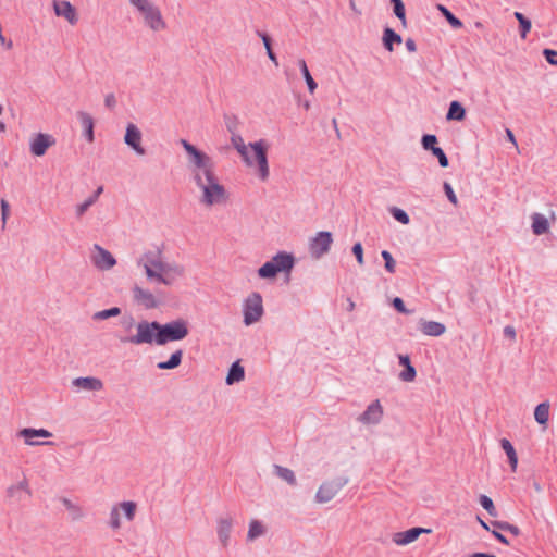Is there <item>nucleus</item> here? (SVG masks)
I'll list each match as a JSON object with an SVG mask.
<instances>
[{
  "instance_id": "nucleus-32",
  "label": "nucleus",
  "mask_w": 557,
  "mask_h": 557,
  "mask_svg": "<svg viewBox=\"0 0 557 557\" xmlns=\"http://www.w3.org/2000/svg\"><path fill=\"white\" fill-rule=\"evenodd\" d=\"M549 409L550 405L548 401H543L535 407L534 419L539 424L544 426L547 425V422L549 420Z\"/></svg>"
},
{
  "instance_id": "nucleus-33",
  "label": "nucleus",
  "mask_w": 557,
  "mask_h": 557,
  "mask_svg": "<svg viewBox=\"0 0 557 557\" xmlns=\"http://www.w3.org/2000/svg\"><path fill=\"white\" fill-rule=\"evenodd\" d=\"M500 446L508 457V461L510 463L511 470L515 472L518 467V456H517L515 447L512 446L510 441L507 438H503L500 441Z\"/></svg>"
},
{
  "instance_id": "nucleus-3",
  "label": "nucleus",
  "mask_w": 557,
  "mask_h": 557,
  "mask_svg": "<svg viewBox=\"0 0 557 557\" xmlns=\"http://www.w3.org/2000/svg\"><path fill=\"white\" fill-rule=\"evenodd\" d=\"M227 129L231 133V145L240 157L243 163L260 182H267L270 177L268 160L269 143L265 139H259L246 144L244 138L233 131L230 125H227Z\"/></svg>"
},
{
  "instance_id": "nucleus-6",
  "label": "nucleus",
  "mask_w": 557,
  "mask_h": 557,
  "mask_svg": "<svg viewBox=\"0 0 557 557\" xmlns=\"http://www.w3.org/2000/svg\"><path fill=\"white\" fill-rule=\"evenodd\" d=\"M138 511V504L134 500H122L113 503L109 509L107 525L112 532H119L124 523L135 520Z\"/></svg>"
},
{
  "instance_id": "nucleus-37",
  "label": "nucleus",
  "mask_w": 557,
  "mask_h": 557,
  "mask_svg": "<svg viewBox=\"0 0 557 557\" xmlns=\"http://www.w3.org/2000/svg\"><path fill=\"white\" fill-rule=\"evenodd\" d=\"M97 201V195H90L82 203H78L74 208L76 219H82L87 210Z\"/></svg>"
},
{
  "instance_id": "nucleus-16",
  "label": "nucleus",
  "mask_w": 557,
  "mask_h": 557,
  "mask_svg": "<svg viewBox=\"0 0 557 557\" xmlns=\"http://www.w3.org/2000/svg\"><path fill=\"white\" fill-rule=\"evenodd\" d=\"M124 144L137 156H144L146 153L143 146V133L134 123H127L125 127Z\"/></svg>"
},
{
  "instance_id": "nucleus-43",
  "label": "nucleus",
  "mask_w": 557,
  "mask_h": 557,
  "mask_svg": "<svg viewBox=\"0 0 557 557\" xmlns=\"http://www.w3.org/2000/svg\"><path fill=\"white\" fill-rule=\"evenodd\" d=\"M381 256H382V258L385 261V270L388 273L393 274L395 272V269H396V261L394 260L393 256L387 250H383L381 252Z\"/></svg>"
},
{
  "instance_id": "nucleus-14",
  "label": "nucleus",
  "mask_w": 557,
  "mask_h": 557,
  "mask_svg": "<svg viewBox=\"0 0 557 557\" xmlns=\"http://www.w3.org/2000/svg\"><path fill=\"white\" fill-rule=\"evenodd\" d=\"M120 325L122 330L127 334L120 337V342L122 344H131L136 346L146 344V342L136 341L139 335V326H141V321L136 322L132 314H125L120 320Z\"/></svg>"
},
{
  "instance_id": "nucleus-42",
  "label": "nucleus",
  "mask_w": 557,
  "mask_h": 557,
  "mask_svg": "<svg viewBox=\"0 0 557 557\" xmlns=\"http://www.w3.org/2000/svg\"><path fill=\"white\" fill-rule=\"evenodd\" d=\"M391 214L396 221L404 225H407L410 222L408 214L403 209L394 207L391 209Z\"/></svg>"
},
{
  "instance_id": "nucleus-13",
  "label": "nucleus",
  "mask_w": 557,
  "mask_h": 557,
  "mask_svg": "<svg viewBox=\"0 0 557 557\" xmlns=\"http://www.w3.org/2000/svg\"><path fill=\"white\" fill-rule=\"evenodd\" d=\"M90 262L99 271H110L117 263L115 257L98 244L90 249Z\"/></svg>"
},
{
  "instance_id": "nucleus-10",
  "label": "nucleus",
  "mask_w": 557,
  "mask_h": 557,
  "mask_svg": "<svg viewBox=\"0 0 557 557\" xmlns=\"http://www.w3.org/2000/svg\"><path fill=\"white\" fill-rule=\"evenodd\" d=\"M243 323L246 326L261 321L264 314L263 298L260 293H250L242 304Z\"/></svg>"
},
{
  "instance_id": "nucleus-17",
  "label": "nucleus",
  "mask_w": 557,
  "mask_h": 557,
  "mask_svg": "<svg viewBox=\"0 0 557 557\" xmlns=\"http://www.w3.org/2000/svg\"><path fill=\"white\" fill-rule=\"evenodd\" d=\"M55 139L47 133H37L29 140V151L35 157H42L47 150L54 146Z\"/></svg>"
},
{
  "instance_id": "nucleus-44",
  "label": "nucleus",
  "mask_w": 557,
  "mask_h": 557,
  "mask_svg": "<svg viewBox=\"0 0 557 557\" xmlns=\"http://www.w3.org/2000/svg\"><path fill=\"white\" fill-rule=\"evenodd\" d=\"M260 36L263 41V45L267 50V54H268L269 59L273 62L274 65H277L278 64L277 58H276L275 53L272 51L270 37L265 34H260Z\"/></svg>"
},
{
  "instance_id": "nucleus-56",
  "label": "nucleus",
  "mask_w": 557,
  "mask_h": 557,
  "mask_svg": "<svg viewBox=\"0 0 557 557\" xmlns=\"http://www.w3.org/2000/svg\"><path fill=\"white\" fill-rule=\"evenodd\" d=\"M506 137L516 148H518L516 137L509 128L506 129Z\"/></svg>"
},
{
  "instance_id": "nucleus-36",
  "label": "nucleus",
  "mask_w": 557,
  "mask_h": 557,
  "mask_svg": "<svg viewBox=\"0 0 557 557\" xmlns=\"http://www.w3.org/2000/svg\"><path fill=\"white\" fill-rule=\"evenodd\" d=\"M297 64H298L300 71L302 73V76L306 81L309 92L311 95L314 94L318 85H317L315 81L313 79V77L311 76L306 61L304 59H298Z\"/></svg>"
},
{
  "instance_id": "nucleus-30",
  "label": "nucleus",
  "mask_w": 557,
  "mask_h": 557,
  "mask_svg": "<svg viewBox=\"0 0 557 557\" xmlns=\"http://www.w3.org/2000/svg\"><path fill=\"white\" fill-rule=\"evenodd\" d=\"M532 220V232L535 235H543L549 231V222L547 218L541 213H533Z\"/></svg>"
},
{
  "instance_id": "nucleus-22",
  "label": "nucleus",
  "mask_w": 557,
  "mask_h": 557,
  "mask_svg": "<svg viewBox=\"0 0 557 557\" xmlns=\"http://www.w3.org/2000/svg\"><path fill=\"white\" fill-rule=\"evenodd\" d=\"M72 386L78 391L100 392L103 388V382L95 376H82L74 379Z\"/></svg>"
},
{
  "instance_id": "nucleus-48",
  "label": "nucleus",
  "mask_w": 557,
  "mask_h": 557,
  "mask_svg": "<svg viewBox=\"0 0 557 557\" xmlns=\"http://www.w3.org/2000/svg\"><path fill=\"white\" fill-rule=\"evenodd\" d=\"M443 188H444V191L448 198V200L454 205V206H457L458 205V199H457V196L451 187V185L447 182L444 183L443 185Z\"/></svg>"
},
{
  "instance_id": "nucleus-19",
  "label": "nucleus",
  "mask_w": 557,
  "mask_h": 557,
  "mask_svg": "<svg viewBox=\"0 0 557 557\" xmlns=\"http://www.w3.org/2000/svg\"><path fill=\"white\" fill-rule=\"evenodd\" d=\"M431 532V529L411 528L406 531L394 533L392 540L397 546H406L417 541L421 534H430Z\"/></svg>"
},
{
  "instance_id": "nucleus-59",
  "label": "nucleus",
  "mask_w": 557,
  "mask_h": 557,
  "mask_svg": "<svg viewBox=\"0 0 557 557\" xmlns=\"http://www.w3.org/2000/svg\"><path fill=\"white\" fill-rule=\"evenodd\" d=\"M349 7L356 14H361V11L358 9L355 0H349Z\"/></svg>"
},
{
  "instance_id": "nucleus-60",
  "label": "nucleus",
  "mask_w": 557,
  "mask_h": 557,
  "mask_svg": "<svg viewBox=\"0 0 557 557\" xmlns=\"http://www.w3.org/2000/svg\"><path fill=\"white\" fill-rule=\"evenodd\" d=\"M355 307H356L355 302H354L351 299H349V300H348V307H347V310H348V311H352V310H355Z\"/></svg>"
},
{
  "instance_id": "nucleus-23",
  "label": "nucleus",
  "mask_w": 557,
  "mask_h": 557,
  "mask_svg": "<svg viewBox=\"0 0 557 557\" xmlns=\"http://www.w3.org/2000/svg\"><path fill=\"white\" fill-rule=\"evenodd\" d=\"M30 494L28 481L25 478L17 483L11 484L5 490L7 497L14 502H21L24 498V495L29 496Z\"/></svg>"
},
{
  "instance_id": "nucleus-7",
  "label": "nucleus",
  "mask_w": 557,
  "mask_h": 557,
  "mask_svg": "<svg viewBox=\"0 0 557 557\" xmlns=\"http://www.w3.org/2000/svg\"><path fill=\"white\" fill-rule=\"evenodd\" d=\"M295 265V258L286 251L277 252L269 261L264 262L257 271L262 280L273 281L280 273L289 274Z\"/></svg>"
},
{
  "instance_id": "nucleus-39",
  "label": "nucleus",
  "mask_w": 557,
  "mask_h": 557,
  "mask_svg": "<svg viewBox=\"0 0 557 557\" xmlns=\"http://www.w3.org/2000/svg\"><path fill=\"white\" fill-rule=\"evenodd\" d=\"M121 314V309L119 307H112L109 309L97 311L92 314L94 321H102L110 318H114Z\"/></svg>"
},
{
  "instance_id": "nucleus-1",
  "label": "nucleus",
  "mask_w": 557,
  "mask_h": 557,
  "mask_svg": "<svg viewBox=\"0 0 557 557\" xmlns=\"http://www.w3.org/2000/svg\"><path fill=\"white\" fill-rule=\"evenodd\" d=\"M180 144L187 156L198 203L206 210L226 208L231 203V191L219 177L213 159L186 139H181Z\"/></svg>"
},
{
  "instance_id": "nucleus-54",
  "label": "nucleus",
  "mask_w": 557,
  "mask_h": 557,
  "mask_svg": "<svg viewBox=\"0 0 557 557\" xmlns=\"http://www.w3.org/2000/svg\"><path fill=\"white\" fill-rule=\"evenodd\" d=\"M503 332H504L505 337L509 338L510 341L516 339L517 334H516V330L513 326L507 325L504 327Z\"/></svg>"
},
{
  "instance_id": "nucleus-26",
  "label": "nucleus",
  "mask_w": 557,
  "mask_h": 557,
  "mask_svg": "<svg viewBox=\"0 0 557 557\" xmlns=\"http://www.w3.org/2000/svg\"><path fill=\"white\" fill-rule=\"evenodd\" d=\"M420 331L426 336H441L446 332V327L443 323L436 321H428L421 319L419 321Z\"/></svg>"
},
{
  "instance_id": "nucleus-34",
  "label": "nucleus",
  "mask_w": 557,
  "mask_h": 557,
  "mask_svg": "<svg viewBox=\"0 0 557 557\" xmlns=\"http://www.w3.org/2000/svg\"><path fill=\"white\" fill-rule=\"evenodd\" d=\"M183 350H175L166 361H161L157 364L160 370H172L177 368L182 363Z\"/></svg>"
},
{
  "instance_id": "nucleus-11",
  "label": "nucleus",
  "mask_w": 557,
  "mask_h": 557,
  "mask_svg": "<svg viewBox=\"0 0 557 557\" xmlns=\"http://www.w3.org/2000/svg\"><path fill=\"white\" fill-rule=\"evenodd\" d=\"M16 437L20 438L27 447L54 445V443L50 440L53 437V433L42 428H22L16 432Z\"/></svg>"
},
{
  "instance_id": "nucleus-9",
  "label": "nucleus",
  "mask_w": 557,
  "mask_h": 557,
  "mask_svg": "<svg viewBox=\"0 0 557 557\" xmlns=\"http://www.w3.org/2000/svg\"><path fill=\"white\" fill-rule=\"evenodd\" d=\"M348 483L349 478L346 475L324 480L314 494V502L319 505L332 502Z\"/></svg>"
},
{
  "instance_id": "nucleus-51",
  "label": "nucleus",
  "mask_w": 557,
  "mask_h": 557,
  "mask_svg": "<svg viewBox=\"0 0 557 557\" xmlns=\"http://www.w3.org/2000/svg\"><path fill=\"white\" fill-rule=\"evenodd\" d=\"M543 54L546 61L552 65H557V51L553 49H544Z\"/></svg>"
},
{
  "instance_id": "nucleus-52",
  "label": "nucleus",
  "mask_w": 557,
  "mask_h": 557,
  "mask_svg": "<svg viewBox=\"0 0 557 557\" xmlns=\"http://www.w3.org/2000/svg\"><path fill=\"white\" fill-rule=\"evenodd\" d=\"M393 306L400 313H409V311L405 307L403 299L399 297L393 299Z\"/></svg>"
},
{
  "instance_id": "nucleus-8",
  "label": "nucleus",
  "mask_w": 557,
  "mask_h": 557,
  "mask_svg": "<svg viewBox=\"0 0 557 557\" xmlns=\"http://www.w3.org/2000/svg\"><path fill=\"white\" fill-rule=\"evenodd\" d=\"M132 298L134 302L145 310H154L166 301V294L163 289L151 290L139 284H135L132 289Z\"/></svg>"
},
{
  "instance_id": "nucleus-64",
  "label": "nucleus",
  "mask_w": 557,
  "mask_h": 557,
  "mask_svg": "<svg viewBox=\"0 0 557 557\" xmlns=\"http://www.w3.org/2000/svg\"><path fill=\"white\" fill-rule=\"evenodd\" d=\"M2 110H3V108H2V106H0V114L2 113Z\"/></svg>"
},
{
  "instance_id": "nucleus-50",
  "label": "nucleus",
  "mask_w": 557,
  "mask_h": 557,
  "mask_svg": "<svg viewBox=\"0 0 557 557\" xmlns=\"http://www.w3.org/2000/svg\"><path fill=\"white\" fill-rule=\"evenodd\" d=\"M493 524L500 530L509 531L513 535L519 534V529L516 525L509 524L507 522H498V521L494 522Z\"/></svg>"
},
{
  "instance_id": "nucleus-46",
  "label": "nucleus",
  "mask_w": 557,
  "mask_h": 557,
  "mask_svg": "<svg viewBox=\"0 0 557 557\" xmlns=\"http://www.w3.org/2000/svg\"><path fill=\"white\" fill-rule=\"evenodd\" d=\"M421 144L425 150L432 152L437 147V138L435 135H424L421 139Z\"/></svg>"
},
{
  "instance_id": "nucleus-53",
  "label": "nucleus",
  "mask_w": 557,
  "mask_h": 557,
  "mask_svg": "<svg viewBox=\"0 0 557 557\" xmlns=\"http://www.w3.org/2000/svg\"><path fill=\"white\" fill-rule=\"evenodd\" d=\"M0 203H1L2 221H3V223H5V221L9 216V213H10V206H9L8 201H5L4 199H2Z\"/></svg>"
},
{
  "instance_id": "nucleus-25",
  "label": "nucleus",
  "mask_w": 557,
  "mask_h": 557,
  "mask_svg": "<svg viewBox=\"0 0 557 557\" xmlns=\"http://www.w3.org/2000/svg\"><path fill=\"white\" fill-rule=\"evenodd\" d=\"M61 504L65 508L67 517L72 522H79L85 519L86 512L79 504L74 503L66 497L61 499Z\"/></svg>"
},
{
  "instance_id": "nucleus-63",
  "label": "nucleus",
  "mask_w": 557,
  "mask_h": 557,
  "mask_svg": "<svg viewBox=\"0 0 557 557\" xmlns=\"http://www.w3.org/2000/svg\"><path fill=\"white\" fill-rule=\"evenodd\" d=\"M480 523L485 530H490L488 525L484 521L480 520Z\"/></svg>"
},
{
  "instance_id": "nucleus-21",
  "label": "nucleus",
  "mask_w": 557,
  "mask_h": 557,
  "mask_svg": "<svg viewBox=\"0 0 557 557\" xmlns=\"http://www.w3.org/2000/svg\"><path fill=\"white\" fill-rule=\"evenodd\" d=\"M267 533H268V525L264 521H262L260 519H256V518L250 519L248 522V530H247L245 541L247 544H252L257 540L265 536Z\"/></svg>"
},
{
  "instance_id": "nucleus-12",
  "label": "nucleus",
  "mask_w": 557,
  "mask_h": 557,
  "mask_svg": "<svg viewBox=\"0 0 557 557\" xmlns=\"http://www.w3.org/2000/svg\"><path fill=\"white\" fill-rule=\"evenodd\" d=\"M333 235L327 231H320L315 233L308 242V250L311 258L319 260L325 256L332 247Z\"/></svg>"
},
{
  "instance_id": "nucleus-2",
  "label": "nucleus",
  "mask_w": 557,
  "mask_h": 557,
  "mask_svg": "<svg viewBox=\"0 0 557 557\" xmlns=\"http://www.w3.org/2000/svg\"><path fill=\"white\" fill-rule=\"evenodd\" d=\"M135 271L147 283L174 287L186 277V268L178 261H166L160 248L141 251L134 261Z\"/></svg>"
},
{
  "instance_id": "nucleus-55",
  "label": "nucleus",
  "mask_w": 557,
  "mask_h": 557,
  "mask_svg": "<svg viewBox=\"0 0 557 557\" xmlns=\"http://www.w3.org/2000/svg\"><path fill=\"white\" fill-rule=\"evenodd\" d=\"M405 45L409 52L413 53L417 51V45L412 38H407Z\"/></svg>"
},
{
  "instance_id": "nucleus-58",
  "label": "nucleus",
  "mask_w": 557,
  "mask_h": 557,
  "mask_svg": "<svg viewBox=\"0 0 557 557\" xmlns=\"http://www.w3.org/2000/svg\"><path fill=\"white\" fill-rule=\"evenodd\" d=\"M492 533L498 541H500L504 544H508V540L502 533L497 531H493Z\"/></svg>"
},
{
  "instance_id": "nucleus-47",
  "label": "nucleus",
  "mask_w": 557,
  "mask_h": 557,
  "mask_svg": "<svg viewBox=\"0 0 557 557\" xmlns=\"http://www.w3.org/2000/svg\"><path fill=\"white\" fill-rule=\"evenodd\" d=\"M432 153L438 159V163L442 168L448 166V158L446 157L445 152L442 148L436 147Z\"/></svg>"
},
{
  "instance_id": "nucleus-57",
  "label": "nucleus",
  "mask_w": 557,
  "mask_h": 557,
  "mask_svg": "<svg viewBox=\"0 0 557 557\" xmlns=\"http://www.w3.org/2000/svg\"><path fill=\"white\" fill-rule=\"evenodd\" d=\"M104 103L107 107L109 108H112L115 106V97L114 95H108L106 98H104Z\"/></svg>"
},
{
  "instance_id": "nucleus-4",
  "label": "nucleus",
  "mask_w": 557,
  "mask_h": 557,
  "mask_svg": "<svg viewBox=\"0 0 557 557\" xmlns=\"http://www.w3.org/2000/svg\"><path fill=\"white\" fill-rule=\"evenodd\" d=\"M139 327L136 341L146 342V345L164 346L169 342L182 341L189 334L188 322L184 319H176L164 324L141 320Z\"/></svg>"
},
{
  "instance_id": "nucleus-41",
  "label": "nucleus",
  "mask_w": 557,
  "mask_h": 557,
  "mask_svg": "<svg viewBox=\"0 0 557 557\" xmlns=\"http://www.w3.org/2000/svg\"><path fill=\"white\" fill-rule=\"evenodd\" d=\"M393 11L404 27L407 26L406 10L401 0H391Z\"/></svg>"
},
{
  "instance_id": "nucleus-20",
  "label": "nucleus",
  "mask_w": 557,
  "mask_h": 557,
  "mask_svg": "<svg viewBox=\"0 0 557 557\" xmlns=\"http://www.w3.org/2000/svg\"><path fill=\"white\" fill-rule=\"evenodd\" d=\"M234 525V519L230 516L221 517L216 521V534L222 547H227L231 541V534Z\"/></svg>"
},
{
  "instance_id": "nucleus-27",
  "label": "nucleus",
  "mask_w": 557,
  "mask_h": 557,
  "mask_svg": "<svg viewBox=\"0 0 557 557\" xmlns=\"http://www.w3.org/2000/svg\"><path fill=\"white\" fill-rule=\"evenodd\" d=\"M77 119L84 129V136L88 143H92L95 140L94 136V119L92 116L85 111L77 112Z\"/></svg>"
},
{
  "instance_id": "nucleus-24",
  "label": "nucleus",
  "mask_w": 557,
  "mask_h": 557,
  "mask_svg": "<svg viewBox=\"0 0 557 557\" xmlns=\"http://www.w3.org/2000/svg\"><path fill=\"white\" fill-rule=\"evenodd\" d=\"M398 362L404 367V370L398 374V379L405 383H412L417 377V370L412 366L410 357L408 355H398Z\"/></svg>"
},
{
  "instance_id": "nucleus-45",
  "label": "nucleus",
  "mask_w": 557,
  "mask_h": 557,
  "mask_svg": "<svg viewBox=\"0 0 557 557\" xmlns=\"http://www.w3.org/2000/svg\"><path fill=\"white\" fill-rule=\"evenodd\" d=\"M480 504L491 516L495 517L497 515L494 503L488 496L482 495L480 497Z\"/></svg>"
},
{
  "instance_id": "nucleus-29",
  "label": "nucleus",
  "mask_w": 557,
  "mask_h": 557,
  "mask_svg": "<svg viewBox=\"0 0 557 557\" xmlns=\"http://www.w3.org/2000/svg\"><path fill=\"white\" fill-rule=\"evenodd\" d=\"M245 379V369L240 364L239 361H235L232 363L228 373L225 377V383L227 385H234L236 383H240Z\"/></svg>"
},
{
  "instance_id": "nucleus-61",
  "label": "nucleus",
  "mask_w": 557,
  "mask_h": 557,
  "mask_svg": "<svg viewBox=\"0 0 557 557\" xmlns=\"http://www.w3.org/2000/svg\"><path fill=\"white\" fill-rule=\"evenodd\" d=\"M0 132L1 133H4L5 132V124L4 122L0 121Z\"/></svg>"
},
{
  "instance_id": "nucleus-35",
  "label": "nucleus",
  "mask_w": 557,
  "mask_h": 557,
  "mask_svg": "<svg viewBox=\"0 0 557 557\" xmlns=\"http://www.w3.org/2000/svg\"><path fill=\"white\" fill-rule=\"evenodd\" d=\"M466 116V110L458 101H453L446 115L448 121H462Z\"/></svg>"
},
{
  "instance_id": "nucleus-5",
  "label": "nucleus",
  "mask_w": 557,
  "mask_h": 557,
  "mask_svg": "<svg viewBox=\"0 0 557 557\" xmlns=\"http://www.w3.org/2000/svg\"><path fill=\"white\" fill-rule=\"evenodd\" d=\"M128 2L138 13L145 27L153 33L166 29V22L162 12L152 0H128Z\"/></svg>"
},
{
  "instance_id": "nucleus-38",
  "label": "nucleus",
  "mask_w": 557,
  "mask_h": 557,
  "mask_svg": "<svg viewBox=\"0 0 557 557\" xmlns=\"http://www.w3.org/2000/svg\"><path fill=\"white\" fill-rule=\"evenodd\" d=\"M436 9L444 15V17L447 20V22L453 28L458 29L462 27V22L459 18H457L454 14H451V12L445 5L437 4Z\"/></svg>"
},
{
  "instance_id": "nucleus-62",
  "label": "nucleus",
  "mask_w": 557,
  "mask_h": 557,
  "mask_svg": "<svg viewBox=\"0 0 557 557\" xmlns=\"http://www.w3.org/2000/svg\"><path fill=\"white\" fill-rule=\"evenodd\" d=\"M102 190H103L102 187H98V189L92 195H97V198H98L99 195L102 193Z\"/></svg>"
},
{
  "instance_id": "nucleus-15",
  "label": "nucleus",
  "mask_w": 557,
  "mask_h": 557,
  "mask_svg": "<svg viewBox=\"0 0 557 557\" xmlns=\"http://www.w3.org/2000/svg\"><path fill=\"white\" fill-rule=\"evenodd\" d=\"M384 416V409L379 399L372 400L364 411L358 416L357 421L366 426H373L381 423Z\"/></svg>"
},
{
  "instance_id": "nucleus-40",
  "label": "nucleus",
  "mask_w": 557,
  "mask_h": 557,
  "mask_svg": "<svg viewBox=\"0 0 557 557\" xmlns=\"http://www.w3.org/2000/svg\"><path fill=\"white\" fill-rule=\"evenodd\" d=\"M515 17L517 18V21L519 22V26H520V37L522 39H525L527 38V35L528 33L531 30V27H532V24H531V21L529 18H527L522 13L520 12H515Z\"/></svg>"
},
{
  "instance_id": "nucleus-28",
  "label": "nucleus",
  "mask_w": 557,
  "mask_h": 557,
  "mask_svg": "<svg viewBox=\"0 0 557 557\" xmlns=\"http://www.w3.org/2000/svg\"><path fill=\"white\" fill-rule=\"evenodd\" d=\"M403 42V38L399 34H397L391 27H385L383 29L382 44L386 51L393 52L395 45H400Z\"/></svg>"
},
{
  "instance_id": "nucleus-18",
  "label": "nucleus",
  "mask_w": 557,
  "mask_h": 557,
  "mask_svg": "<svg viewBox=\"0 0 557 557\" xmlns=\"http://www.w3.org/2000/svg\"><path fill=\"white\" fill-rule=\"evenodd\" d=\"M52 9L58 17L64 18L74 26L78 22V13L75 7L67 0H52Z\"/></svg>"
},
{
  "instance_id": "nucleus-49",
  "label": "nucleus",
  "mask_w": 557,
  "mask_h": 557,
  "mask_svg": "<svg viewBox=\"0 0 557 557\" xmlns=\"http://www.w3.org/2000/svg\"><path fill=\"white\" fill-rule=\"evenodd\" d=\"M352 253L355 255L358 264L363 265L364 259H363V248H362L361 243H356L352 246Z\"/></svg>"
},
{
  "instance_id": "nucleus-31",
  "label": "nucleus",
  "mask_w": 557,
  "mask_h": 557,
  "mask_svg": "<svg viewBox=\"0 0 557 557\" xmlns=\"http://www.w3.org/2000/svg\"><path fill=\"white\" fill-rule=\"evenodd\" d=\"M273 473L281 480L286 482L288 485H290V486L297 485V478H296L295 472L292 469L275 465L273 467Z\"/></svg>"
}]
</instances>
